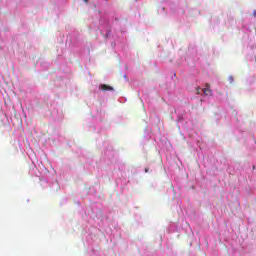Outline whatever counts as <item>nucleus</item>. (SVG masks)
<instances>
[{
    "label": "nucleus",
    "mask_w": 256,
    "mask_h": 256,
    "mask_svg": "<svg viewBox=\"0 0 256 256\" xmlns=\"http://www.w3.org/2000/svg\"><path fill=\"white\" fill-rule=\"evenodd\" d=\"M99 89H101V91H113V87L106 84H101Z\"/></svg>",
    "instance_id": "nucleus-1"
},
{
    "label": "nucleus",
    "mask_w": 256,
    "mask_h": 256,
    "mask_svg": "<svg viewBox=\"0 0 256 256\" xmlns=\"http://www.w3.org/2000/svg\"><path fill=\"white\" fill-rule=\"evenodd\" d=\"M210 85L206 84V87L203 89L204 95H211V89H210Z\"/></svg>",
    "instance_id": "nucleus-2"
},
{
    "label": "nucleus",
    "mask_w": 256,
    "mask_h": 256,
    "mask_svg": "<svg viewBox=\"0 0 256 256\" xmlns=\"http://www.w3.org/2000/svg\"><path fill=\"white\" fill-rule=\"evenodd\" d=\"M200 91H201V88H197V95H199V93H200Z\"/></svg>",
    "instance_id": "nucleus-3"
},
{
    "label": "nucleus",
    "mask_w": 256,
    "mask_h": 256,
    "mask_svg": "<svg viewBox=\"0 0 256 256\" xmlns=\"http://www.w3.org/2000/svg\"><path fill=\"white\" fill-rule=\"evenodd\" d=\"M253 16H254V17H256V10H254V12H253Z\"/></svg>",
    "instance_id": "nucleus-4"
},
{
    "label": "nucleus",
    "mask_w": 256,
    "mask_h": 256,
    "mask_svg": "<svg viewBox=\"0 0 256 256\" xmlns=\"http://www.w3.org/2000/svg\"><path fill=\"white\" fill-rule=\"evenodd\" d=\"M230 81H231V83H233V77H231V76H230Z\"/></svg>",
    "instance_id": "nucleus-5"
},
{
    "label": "nucleus",
    "mask_w": 256,
    "mask_h": 256,
    "mask_svg": "<svg viewBox=\"0 0 256 256\" xmlns=\"http://www.w3.org/2000/svg\"><path fill=\"white\" fill-rule=\"evenodd\" d=\"M145 172L148 173V172H149V169L146 168V169H145Z\"/></svg>",
    "instance_id": "nucleus-6"
},
{
    "label": "nucleus",
    "mask_w": 256,
    "mask_h": 256,
    "mask_svg": "<svg viewBox=\"0 0 256 256\" xmlns=\"http://www.w3.org/2000/svg\"><path fill=\"white\" fill-rule=\"evenodd\" d=\"M84 1H85V3H88L89 0H84Z\"/></svg>",
    "instance_id": "nucleus-7"
}]
</instances>
